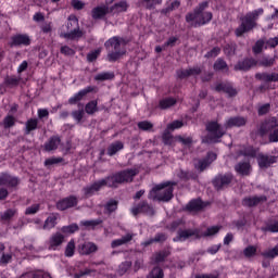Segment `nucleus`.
I'll list each match as a JSON object with an SVG mask.
<instances>
[{
    "instance_id": "obj_1",
    "label": "nucleus",
    "mask_w": 278,
    "mask_h": 278,
    "mask_svg": "<svg viewBox=\"0 0 278 278\" xmlns=\"http://www.w3.org/2000/svg\"><path fill=\"white\" fill-rule=\"evenodd\" d=\"M104 47L108 51L106 62H118V60L127 55V41L123 37H112Z\"/></svg>"
},
{
    "instance_id": "obj_2",
    "label": "nucleus",
    "mask_w": 278,
    "mask_h": 278,
    "mask_svg": "<svg viewBox=\"0 0 278 278\" xmlns=\"http://www.w3.org/2000/svg\"><path fill=\"white\" fill-rule=\"evenodd\" d=\"M173 186H177L175 181H166L160 185H156L148 194V199L151 201H163L164 203H168L170 199H173L174 188Z\"/></svg>"
},
{
    "instance_id": "obj_3",
    "label": "nucleus",
    "mask_w": 278,
    "mask_h": 278,
    "mask_svg": "<svg viewBox=\"0 0 278 278\" xmlns=\"http://www.w3.org/2000/svg\"><path fill=\"white\" fill-rule=\"evenodd\" d=\"M210 3L207 1L205 2H201L193 12L188 13L186 15V21L187 23H195V27L197 25L199 27H201V25H206V23H210V21H212V12H205V10H207Z\"/></svg>"
},
{
    "instance_id": "obj_4",
    "label": "nucleus",
    "mask_w": 278,
    "mask_h": 278,
    "mask_svg": "<svg viewBox=\"0 0 278 278\" xmlns=\"http://www.w3.org/2000/svg\"><path fill=\"white\" fill-rule=\"evenodd\" d=\"M140 172L138 168H128L117 172L109 177H106V182L109 188H118L121 184H131L134 177Z\"/></svg>"
},
{
    "instance_id": "obj_5",
    "label": "nucleus",
    "mask_w": 278,
    "mask_h": 278,
    "mask_svg": "<svg viewBox=\"0 0 278 278\" xmlns=\"http://www.w3.org/2000/svg\"><path fill=\"white\" fill-rule=\"evenodd\" d=\"M260 14H264V9L247 13L245 16L241 18L240 26L236 29V36H244V34H249V31L257 25L256 21L260 18Z\"/></svg>"
},
{
    "instance_id": "obj_6",
    "label": "nucleus",
    "mask_w": 278,
    "mask_h": 278,
    "mask_svg": "<svg viewBox=\"0 0 278 278\" xmlns=\"http://www.w3.org/2000/svg\"><path fill=\"white\" fill-rule=\"evenodd\" d=\"M206 130L208 135L203 138V142H220V139L227 134V128L220 126L218 122H210L206 124Z\"/></svg>"
},
{
    "instance_id": "obj_7",
    "label": "nucleus",
    "mask_w": 278,
    "mask_h": 278,
    "mask_svg": "<svg viewBox=\"0 0 278 278\" xmlns=\"http://www.w3.org/2000/svg\"><path fill=\"white\" fill-rule=\"evenodd\" d=\"M260 131H261L262 136H264V134L270 132V135H269L270 142H278V122H277V117H271V118L265 121L261 125Z\"/></svg>"
},
{
    "instance_id": "obj_8",
    "label": "nucleus",
    "mask_w": 278,
    "mask_h": 278,
    "mask_svg": "<svg viewBox=\"0 0 278 278\" xmlns=\"http://www.w3.org/2000/svg\"><path fill=\"white\" fill-rule=\"evenodd\" d=\"M131 214L134 216H138V214H147L148 216H153L155 211L153 210V206L147 203V201H142L139 204L132 206Z\"/></svg>"
},
{
    "instance_id": "obj_9",
    "label": "nucleus",
    "mask_w": 278,
    "mask_h": 278,
    "mask_svg": "<svg viewBox=\"0 0 278 278\" xmlns=\"http://www.w3.org/2000/svg\"><path fill=\"white\" fill-rule=\"evenodd\" d=\"M66 237L62 235V232H55L53 233L48 242V249L49 251H58L62 244H64V240Z\"/></svg>"
},
{
    "instance_id": "obj_10",
    "label": "nucleus",
    "mask_w": 278,
    "mask_h": 278,
    "mask_svg": "<svg viewBox=\"0 0 278 278\" xmlns=\"http://www.w3.org/2000/svg\"><path fill=\"white\" fill-rule=\"evenodd\" d=\"M231 181H233V175L225 174L216 176L213 184L217 190H223V188H227Z\"/></svg>"
},
{
    "instance_id": "obj_11",
    "label": "nucleus",
    "mask_w": 278,
    "mask_h": 278,
    "mask_svg": "<svg viewBox=\"0 0 278 278\" xmlns=\"http://www.w3.org/2000/svg\"><path fill=\"white\" fill-rule=\"evenodd\" d=\"M103 186H108V179H101L96 182H93L90 186H87L83 189L85 197H92L94 192H99L103 188Z\"/></svg>"
},
{
    "instance_id": "obj_12",
    "label": "nucleus",
    "mask_w": 278,
    "mask_h": 278,
    "mask_svg": "<svg viewBox=\"0 0 278 278\" xmlns=\"http://www.w3.org/2000/svg\"><path fill=\"white\" fill-rule=\"evenodd\" d=\"M215 160H216V153L208 152L205 159L195 161L194 166L197 170H200L201 173H203V170H205L207 166H210V164H212V162H214Z\"/></svg>"
},
{
    "instance_id": "obj_13",
    "label": "nucleus",
    "mask_w": 278,
    "mask_h": 278,
    "mask_svg": "<svg viewBox=\"0 0 278 278\" xmlns=\"http://www.w3.org/2000/svg\"><path fill=\"white\" fill-rule=\"evenodd\" d=\"M201 73H203V70L200 66H193L177 71V77H179V79H186L188 77H198Z\"/></svg>"
},
{
    "instance_id": "obj_14",
    "label": "nucleus",
    "mask_w": 278,
    "mask_h": 278,
    "mask_svg": "<svg viewBox=\"0 0 278 278\" xmlns=\"http://www.w3.org/2000/svg\"><path fill=\"white\" fill-rule=\"evenodd\" d=\"M58 220H60V215L58 213H52L46 218L43 225L38 227V229L51 231V229L55 228V225H58Z\"/></svg>"
},
{
    "instance_id": "obj_15",
    "label": "nucleus",
    "mask_w": 278,
    "mask_h": 278,
    "mask_svg": "<svg viewBox=\"0 0 278 278\" xmlns=\"http://www.w3.org/2000/svg\"><path fill=\"white\" fill-rule=\"evenodd\" d=\"M75 205H77V198L75 195H71L65 199L60 200L56 203V208L60 210L61 212H64V210L75 207Z\"/></svg>"
},
{
    "instance_id": "obj_16",
    "label": "nucleus",
    "mask_w": 278,
    "mask_h": 278,
    "mask_svg": "<svg viewBox=\"0 0 278 278\" xmlns=\"http://www.w3.org/2000/svg\"><path fill=\"white\" fill-rule=\"evenodd\" d=\"M192 236L201 238L198 229L180 230L178 231V236L174 238V242H185V240H188V238H192Z\"/></svg>"
},
{
    "instance_id": "obj_17",
    "label": "nucleus",
    "mask_w": 278,
    "mask_h": 278,
    "mask_svg": "<svg viewBox=\"0 0 278 278\" xmlns=\"http://www.w3.org/2000/svg\"><path fill=\"white\" fill-rule=\"evenodd\" d=\"M0 186H7V188H16V186H18V178L10 174H0Z\"/></svg>"
},
{
    "instance_id": "obj_18",
    "label": "nucleus",
    "mask_w": 278,
    "mask_h": 278,
    "mask_svg": "<svg viewBox=\"0 0 278 278\" xmlns=\"http://www.w3.org/2000/svg\"><path fill=\"white\" fill-rule=\"evenodd\" d=\"M247 119L242 116L229 117L224 124L225 129H231V127H244Z\"/></svg>"
},
{
    "instance_id": "obj_19",
    "label": "nucleus",
    "mask_w": 278,
    "mask_h": 278,
    "mask_svg": "<svg viewBox=\"0 0 278 278\" xmlns=\"http://www.w3.org/2000/svg\"><path fill=\"white\" fill-rule=\"evenodd\" d=\"M216 92H226L228 97H236L238 90L231 86V84L219 83L215 86Z\"/></svg>"
},
{
    "instance_id": "obj_20",
    "label": "nucleus",
    "mask_w": 278,
    "mask_h": 278,
    "mask_svg": "<svg viewBox=\"0 0 278 278\" xmlns=\"http://www.w3.org/2000/svg\"><path fill=\"white\" fill-rule=\"evenodd\" d=\"M135 233L127 232L125 236H123L121 239H115L111 242L112 249H116L117 247H123V244H129L135 238Z\"/></svg>"
},
{
    "instance_id": "obj_21",
    "label": "nucleus",
    "mask_w": 278,
    "mask_h": 278,
    "mask_svg": "<svg viewBox=\"0 0 278 278\" xmlns=\"http://www.w3.org/2000/svg\"><path fill=\"white\" fill-rule=\"evenodd\" d=\"M266 202L265 195H254V197H248L243 199L242 203L247 207H253L255 205H260V203Z\"/></svg>"
},
{
    "instance_id": "obj_22",
    "label": "nucleus",
    "mask_w": 278,
    "mask_h": 278,
    "mask_svg": "<svg viewBox=\"0 0 278 278\" xmlns=\"http://www.w3.org/2000/svg\"><path fill=\"white\" fill-rule=\"evenodd\" d=\"M110 14V7H96L91 11V16L94 21H99L103 18V16H108Z\"/></svg>"
},
{
    "instance_id": "obj_23",
    "label": "nucleus",
    "mask_w": 278,
    "mask_h": 278,
    "mask_svg": "<svg viewBox=\"0 0 278 278\" xmlns=\"http://www.w3.org/2000/svg\"><path fill=\"white\" fill-rule=\"evenodd\" d=\"M98 249L97 244L92 242H85L79 245L78 251L80 255H91V253H97Z\"/></svg>"
},
{
    "instance_id": "obj_24",
    "label": "nucleus",
    "mask_w": 278,
    "mask_h": 278,
    "mask_svg": "<svg viewBox=\"0 0 278 278\" xmlns=\"http://www.w3.org/2000/svg\"><path fill=\"white\" fill-rule=\"evenodd\" d=\"M93 90H94V87H90V86L85 89H81L80 91H78L76 94H74L72 98L68 99V103L71 105H75L77 101H81V99H84L86 94H88L89 92H92Z\"/></svg>"
},
{
    "instance_id": "obj_25",
    "label": "nucleus",
    "mask_w": 278,
    "mask_h": 278,
    "mask_svg": "<svg viewBox=\"0 0 278 278\" xmlns=\"http://www.w3.org/2000/svg\"><path fill=\"white\" fill-rule=\"evenodd\" d=\"M256 64L257 61L255 59H244L235 65V71H249V68H253Z\"/></svg>"
},
{
    "instance_id": "obj_26",
    "label": "nucleus",
    "mask_w": 278,
    "mask_h": 278,
    "mask_svg": "<svg viewBox=\"0 0 278 278\" xmlns=\"http://www.w3.org/2000/svg\"><path fill=\"white\" fill-rule=\"evenodd\" d=\"M276 162V156H268L264 154L258 155V166H261V168H268L270 164H275Z\"/></svg>"
},
{
    "instance_id": "obj_27",
    "label": "nucleus",
    "mask_w": 278,
    "mask_h": 278,
    "mask_svg": "<svg viewBox=\"0 0 278 278\" xmlns=\"http://www.w3.org/2000/svg\"><path fill=\"white\" fill-rule=\"evenodd\" d=\"M60 142L62 140L58 136L51 137L46 143H45V151H55L58 147H60Z\"/></svg>"
},
{
    "instance_id": "obj_28",
    "label": "nucleus",
    "mask_w": 278,
    "mask_h": 278,
    "mask_svg": "<svg viewBox=\"0 0 278 278\" xmlns=\"http://www.w3.org/2000/svg\"><path fill=\"white\" fill-rule=\"evenodd\" d=\"M123 149H125V144L122 141H115L109 146L106 153L112 157V155H116Z\"/></svg>"
},
{
    "instance_id": "obj_29",
    "label": "nucleus",
    "mask_w": 278,
    "mask_h": 278,
    "mask_svg": "<svg viewBox=\"0 0 278 278\" xmlns=\"http://www.w3.org/2000/svg\"><path fill=\"white\" fill-rule=\"evenodd\" d=\"M127 2L121 1L109 8V14H119V12H127Z\"/></svg>"
},
{
    "instance_id": "obj_30",
    "label": "nucleus",
    "mask_w": 278,
    "mask_h": 278,
    "mask_svg": "<svg viewBox=\"0 0 278 278\" xmlns=\"http://www.w3.org/2000/svg\"><path fill=\"white\" fill-rule=\"evenodd\" d=\"M239 175H249L251 173V165L248 162L239 163L235 166Z\"/></svg>"
},
{
    "instance_id": "obj_31",
    "label": "nucleus",
    "mask_w": 278,
    "mask_h": 278,
    "mask_svg": "<svg viewBox=\"0 0 278 278\" xmlns=\"http://www.w3.org/2000/svg\"><path fill=\"white\" fill-rule=\"evenodd\" d=\"M114 72H102L94 76L96 81H110L114 79Z\"/></svg>"
},
{
    "instance_id": "obj_32",
    "label": "nucleus",
    "mask_w": 278,
    "mask_h": 278,
    "mask_svg": "<svg viewBox=\"0 0 278 278\" xmlns=\"http://www.w3.org/2000/svg\"><path fill=\"white\" fill-rule=\"evenodd\" d=\"M140 3L146 10H155L156 5H162V0H140Z\"/></svg>"
},
{
    "instance_id": "obj_33",
    "label": "nucleus",
    "mask_w": 278,
    "mask_h": 278,
    "mask_svg": "<svg viewBox=\"0 0 278 278\" xmlns=\"http://www.w3.org/2000/svg\"><path fill=\"white\" fill-rule=\"evenodd\" d=\"M36 129H38V121L36 118L28 119L25 125V134L29 135L31 131H36Z\"/></svg>"
},
{
    "instance_id": "obj_34",
    "label": "nucleus",
    "mask_w": 278,
    "mask_h": 278,
    "mask_svg": "<svg viewBox=\"0 0 278 278\" xmlns=\"http://www.w3.org/2000/svg\"><path fill=\"white\" fill-rule=\"evenodd\" d=\"M256 79H261V81H278V74H256Z\"/></svg>"
},
{
    "instance_id": "obj_35",
    "label": "nucleus",
    "mask_w": 278,
    "mask_h": 278,
    "mask_svg": "<svg viewBox=\"0 0 278 278\" xmlns=\"http://www.w3.org/2000/svg\"><path fill=\"white\" fill-rule=\"evenodd\" d=\"M181 5V2L178 0H175L167 4L165 9H162V14H170V12H174V10H179V7Z\"/></svg>"
},
{
    "instance_id": "obj_36",
    "label": "nucleus",
    "mask_w": 278,
    "mask_h": 278,
    "mask_svg": "<svg viewBox=\"0 0 278 278\" xmlns=\"http://www.w3.org/2000/svg\"><path fill=\"white\" fill-rule=\"evenodd\" d=\"M17 214L16 208H8L7 211L2 212L0 214V218L1 220H3L4 223H10V219Z\"/></svg>"
},
{
    "instance_id": "obj_37",
    "label": "nucleus",
    "mask_w": 278,
    "mask_h": 278,
    "mask_svg": "<svg viewBox=\"0 0 278 278\" xmlns=\"http://www.w3.org/2000/svg\"><path fill=\"white\" fill-rule=\"evenodd\" d=\"M240 155H244L245 157H255L257 155V150H255L253 147L248 146L243 147L240 150Z\"/></svg>"
},
{
    "instance_id": "obj_38",
    "label": "nucleus",
    "mask_w": 278,
    "mask_h": 278,
    "mask_svg": "<svg viewBox=\"0 0 278 278\" xmlns=\"http://www.w3.org/2000/svg\"><path fill=\"white\" fill-rule=\"evenodd\" d=\"M177 37H170L163 47L161 46H156L155 47V52L156 53H162V51H164V49H166V47H175V45L177 43Z\"/></svg>"
},
{
    "instance_id": "obj_39",
    "label": "nucleus",
    "mask_w": 278,
    "mask_h": 278,
    "mask_svg": "<svg viewBox=\"0 0 278 278\" xmlns=\"http://www.w3.org/2000/svg\"><path fill=\"white\" fill-rule=\"evenodd\" d=\"M166 235L164 233H157L155 235L154 238L148 240V241H144L142 243L143 247H149L150 244H153V242H166Z\"/></svg>"
},
{
    "instance_id": "obj_40",
    "label": "nucleus",
    "mask_w": 278,
    "mask_h": 278,
    "mask_svg": "<svg viewBox=\"0 0 278 278\" xmlns=\"http://www.w3.org/2000/svg\"><path fill=\"white\" fill-rule=\"evenodd\" d=\"M99 111V108H98V102L97 100H92L90 102H88L86 105H85V112L86 114H94L96 112Z\"/></svg>"
},
{
    "instance_id": "obj_41",
    "label": "nucleus",
    "mask_w": 278,
    "mask_h": 278,
    "mask_svg": "<svg viewBox=\"0 0 278 278\" xmlns=\"http://www.w3.org/2000/svg\"><path fill=\"white\" fill-rule=\"evenodd\" d=\"M187 207L191 212H199V210H203V201H201V200H193V201L189 202Z\"/></svg>"
},
{
    "instance_id": "obj_42",
    "label": "nucleus",
    "mask_w": 278,
    "mask_h": 278,
    "mask_svg": "<svg viewBox=\"0 0 278 278\" xmlns=\"http://www.w3.org/2000/svg\"><path fill=\"white\" fill-rule=\"evenodd\" d=\"M175 103H177V101H175V99L165 98L160 101V108H161V110H168V108H173V105H175Z\"/></svg>"
},
{
    "instance_id": "obj_43",
    "label": "nucleus",
    "mask_w": 278,
    "mask_h": 278,
    "mask_svg": "<svg viewBox=\"0 0 278 278\" xmlns=\"http://www.w3.org/2000/svg\"><path fill=\"white\" fill-rule=\"evenodd\" d=\"M214 71H229V66L227 65V62L223 59H217L214 63Z\"/></svg>"
},
{
    "instance_id": "obj_44",
    "label": "nucleus",
    "mask_w": 278,
    "mask_h": 278,
    "mask_svg": "<svg viewBox=\"0 0 278 278\" xmlns=\"http://www.w3.org/2000/svg\"><path fill=\"white\" fill-rule=\"evenodd\" d=\"M102 223L103 220L101 219H91V220H83L80 222V225L83 227L94 229V227H97L98 225H101Z\"/></svg>"
},
{
    "instance_id": "obj_45",
    "label": "nucleus",
    "mask_w": 278,
    "mask_h": 278,
    "mask_svg": "<svg viewBox=\"0 0 278 278\" xmlns=\"http://www.w3.org/2000/svg\"><path fill=\"white\" fill-rule=\"evenodd\" d=\"M72 22L74 23V25H76L77 27L74 28L73 30H71L70 34H65L64 36H81L84 33L79 29V20H77V17H73Z\"/></svg>"
},
{
    "instance_id": "obj_46",
    "label": "nucleus",
    "mask_w": 278,
    "mask_h": 278,
    "mask_svg": "<svg viewBox=\"0 0 278 278\" xmlns=\"http://www.w3.org/2000/svg\"><path fill=\"white\" fill-rule=\"evenodd\" d=\"M5 86H9L10 88H14L18 84H21V78L16 76H9L4 79Z\"/></svg>"
},
{
    "instance_id": "obj_47",
    "label": "nucleus",
    "mask_w": 278,
    "mask_h": 278,
    "mask_svg": "<svg viewBox=\"0 0 278 278\" xmlns=\"http://www.w3.org/2000/svg\"><path fill=\"white\" fill-rule=\"evenodd\" d=\"M75 255V240H71L65 248V257H73Z\"/></svg>"
},
{
    "instance_id": "obj_48",
    "label": "nucleus",
    "mask_w": 278,
    "mask_h": 278,
    "mask_svg": "<svg viewBox=\"0 0 278 278\" xmlns=\"http://www.w3.org/2000/svg\"><path fill=\"white\" fill-rule=\"evenodd\" d=\"M16 125V118L12 115H8L3 119V127L4 129H10V127H14Z\"/></svg>"
},
{
    "instance_id": "obj_49",
    "label": "nucleus",
    "mask_w": 278,
    "mask_h": 278,
    "mask_svg": "<svg viewBox=\"0 0 278 278\" xmlns=\"http://www.w3.org/2000/svg\"><path fill=\"white\" fill-rule=\"evenodd\" d=\"M137 127H139L141 131H151L153 129V123L149 121H142L137 124Z\"/></svg>"
},
{
    "instance_id": "obj_50",
    "label": "nucleus",
    "mask_w": 278,
    "mask_h": 278,
    "mask_svg": "<svg viewBox=\"0 0 278 278\" xmlns=\"http://www.w3.org/2000/svg\"><path fill=\"white\" fill-rule=\"evenodd\" d=\"M61 231H62V233H75V231H79V226H77V224L63 226L61 228Z\"/></svg>"
},
{
    "instance_id": "obj_51",
    "label": "nucleus",
    "mask_w": 278,
    "mask_h": 278,
    "mask_svg": "<svg viewBox=\"0 0 278 278\" xmlns=\"http://www.w3.org/2000/svg\"><path fill=\"white\" fill-rule=\"evenodd\" d=\"M263 257H277L278 256V245H276L274 249L267 250L265 252H262Z\"/></svg>"
},
{
    "instance_id": "obj_52",
    "label": "nucleus",
    "mask_w": 278,
    "mask_h": 278,
    "mask_svg": "<svg viewBox=\"0 0 278 278\" xmlns=\"http://www.w3.org/2000/svg\"><path fill=\"white\" fill-rule=\"evenodd\" d=\"M148 278H164V271L160 267H155L152 269Z\"/></svg>"
},
{
    "instance_id": "obj_53",
    "label": "nucleus",
    "mask_w": 278,
    "mask_h": 278,
    "mask_svg": "<svg viewBox=\"0 0 278 278\" xmlns=\"http://www.w3.org/2000/svg\"><path fill=\"white\" fill-rule=\"evenodd\" d=\"M184 127V122L174 121L173 123L167 125V131H175V129H181Z\"/></svg>"
},
{
    "instance_id": "obj_54",
    "label": "nucleus",
    "mask_w": 278,
    "mask_h": 278,
    "mask_svg": "<svg viewBox=\"0 0 278 278\" xmlns=\"http://www.w3.org/2000/svg\"><path fill=\"white\" fill-rule=\"evenodd\" d=\"M40 212V204H33L25 210L26 216L38 214Z\"/></svg>"
},
{
    "instance_id": "obj_55",
    "label": "nucleus",
    "mask_w": 278,
    "mask_h": 278,
    "mask_svg": "<svg viewBox=\"0 0 278 278\" xmlns=\"http://www.w3.org/2000/svg\"><path fill=\"white\" fill-rule=\"evenodd\" d=\"M264 48L266 49V42H264V40H258L253 47V53H262Z\"/></svg>"
},
{
    "instance_id": "obj_56",
    "label": "nucleus",
    "mask_w": 278,
    "mask_h": 278,
    "mask_svg": "<svg viewBox=\"0 0 278 278\" xmlns=\"http://www.w3.org/2000/svg\"><path fill=\"white\" fill-rule=\"evenodd\" d=\"M118 207V202L116 200H111L106 203L105 210L111 214V212H116Z\"/></svg>"
},
{
    "instance_id": "obj_57",
    "label": "nucleus",
    "mask_w": 278,
    "mask_h": 278,
    "mask_svg": "<svg viewBox=\"0 0 278 278\" xmlns=\"http://www.w3.org/2000/svg\"><path fill=\"white\" fill-rule=\"evenodd\" d=\"M129 268H131V262L126 261V262L122 263L118 268V275H121V276L125 275V273H127V270Z\"/></svg>"
},
{
    "instance_id": "obj_58",
    "label": "nucleus",
    "mask_w": 278,
    "mask_h": 278,
    "mask_svg": "<svg viewBox=\"0 0 278 278\" xmlns=\"http://www.w3.org/2000/svg\"><path fill=\"white\" fill-rule=\"evenodd\" d=\"M99 55H101V48L89 52L87 54V60H88V62H94V60H97V58H99Z\"/></svg>"
},
{
    "instance_id": "obj_59",
    "label": "nucleus",
    "mask_w": 278,
    "mask_h": 278,
    "mask_svg": "<svg viewBox=\"0 0 278 278\" xmlns=\"http://www.w3.org/2000/svg\"><path fill=\"white\" fill-rule=\"evenodd\" d=\"M163 142L164 144H168L169 147L174 144L175 138H173V135L169 132H164L163 134Z\"/></svg>"
},
{
    "instance_id": "obj_60",
    "label": "nucleus",
    "mask_w": 278,
    "mask_h": 278,
    "mask_svg": "<svg viewBox=\"0 0 278 278\" xmlns=\"http://www.w3.org/2000/svg\"><path fill=\"white\" fill-rule=\"evenodd\" d=\"M255 253H257V248H255L253 245L245 248L243 251V254L245 255V257H253V255H255Z\"/></svg>"
},
{
    "instance_id": "obj_61",
    "label": "nucleus",
    "mask_w": 278,
    "mask_h": 278,
    "mask_svg": "<svg viewBox=\"0 0 278 278\" xmlns=\"http://www.w3.org/2000/svg\"><path fill=\"white\" fill-rule=\"evenodd\" d=\"M168 257V251H161L154 255V262H164Z\"/></svg>"
},
{
    "instance_id": "obj_62",
    "label": "nucleus",
    "mask_w": 278,
    "mask_h": 278,
    "mask_svg": "<svg viewBox=\"0 0 278 278\" xmlns=\"http://www.w3.org/2000/svg\"><path fill=\"white\" fill-rule=\"evenodd\" d=\"M84 110L73 111L72 116L74 121H77V123H81V119L84 118Z\"/></svg>"
},
{
    "instance_id": "obj_63",
    "label": "nucleus",
    "mask_w": 278,
    "mask_h": 278,
    "mask_svg": "<svg viewBox=\"0 0 278 278\" xmlns=\"http://www.w3.org/2000/svg\"><path fill=\"white\" fill-rule=\"evenodd\" d=\"M178 177L180 179H185V180H188V179H194V174H192L191 172H184V170H180L178 173Z\"/></svg>"
},
{
    "instance_id": "obj_64",
    "label": "nucleus",
    "mask_w": 278,
    "mask_h": 278,
    "mask_svg": "<svg viewBox=\"0 0 278 278\" xmlns=\"http://www.w3.org/2000/svg\"><path fill=\"white\" fill-rule=\"evenodd\" d=\"M14 42H17V45H29V37L28 36H17L14 38Z\"/></svg>"
}]
</instances>
